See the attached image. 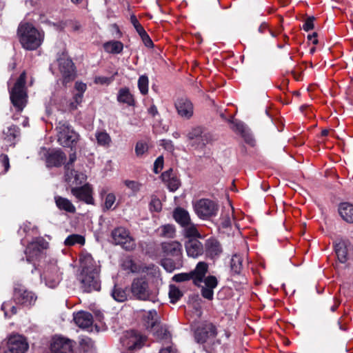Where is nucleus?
I'll return each instance as SVG.
<instances>
[{"label":"nucleus","instance_id":"nucleus-1","mask_svg":"<svg viewBox=\"0 0 353 353\" xmlns=\"http://www.w3.org/2000/svg\"><path fill=\"white\" fill-rule=\"evenodd\" d=\"M208 272V265L203 261L199 262L195 268L188 273L175 274L172 279L176 282H183L192 280L193 283L201 288V293L203 298L212 300L214 289L218 285V281L214 276H206Z\"/></svg>","mask_w":353,"mask_h":353},{"label":"nucleus","instance_id":"nucleus-2","mask_svg":"<svg viewBox=\"0 0 353 353\" xmlns=\"http://www.w3.org/2000/svg\"><path fill=\"white\" fill-rule=\"evenodd\" d=\"M17 34L22 47L28 50H34L42 44L44 40V32L37 28L32 23L21 22Z\"/></svg>","mask_w":353,"mask_h":353},{"label":"nucleus","instance_id":"nucleus-3","mask_svg":"<svg viewBox=\"0 0 353 353\" xmlns=\"http://www.w3.org/2000/svg\"><path fill=\"white\" fill-rule=\"evenodd\" d=\"M26 80V73L23 72L17 79L13 87L9 90L11 103L18 113L23 111L28 103Z\"/></svg>","mask_w":353,"mask_h":353},{"label":"nucleus","instance_id":"nucleus-4","mask_svg":"<svg viewBox=\"0 0 353 353\" xmlns=\"http://www.w3.org/2000/svg\"><path fill=\"white\" fill-rule=\"evenodd\" d=\"M130 292L133 297L140 301H157V292L149 287L148 279L145 276L134 278L131 283Z\"/></svg>","mask_w":353,"mask_h":353},{"label":"nucleus","instance_id":"nucleus-5","mask_svg":"<svg viewBox=\"0 0 353 353\" xmlns=\"http://www.w3.org/2000/svg\"><path fill=\"white\" fill-rule=\"evenodd\" d=\"M56 130L58 142L63 147H72L79 140V134L67 121H59Z\"/></svg>","mask_w":353,"mask_h":353},{"label":"nucleus","instance_id":"nucleus-6","mask_svg":"<svg viewBox=\"0 0 353 353\" xmlns=\"http://www.w3.org/2000/svg\"><path fill=\"white\" fill-rule=\"evenodd\" d=\"M146 339L134 331L127 332L121 339L122 353H135L144 345Z\"/></svg>","mask_w":353,"mask_h":353},{"label":"nucleus","instance_id":"nucleus-7","mask_svg":"<svg viewBox=\"0 0 353 353\" xmlns=\"http://www.w3.org/2000/svg\"><path fill=\"white\" fill-rule=\"evenodd\" d=\"M12 299L16 304L23 307H31L34 305L37 296L28 290L24 285L16 284L14 287Z\"/></svg>","mask_w":353,"mask_h":353},{"label":"nucleus","instance_id":"nucleus-8","mask_svg":"<svg viewBox=\"0 0 353 353\" xmlns=\"http://www.w3.org/2000/svg\"><path fill=\"white\" fill-rule=\"evenodd\" d=\"M194 210L196 214L202 219H208L216 215L218 205L213 201L208 199H201L193 203Z\"/></svg>","mask_w":353,"mask_h":353},{"label":"nucleus","instance_id":"nucleus-9","mask_svg":"<svg viewBox=\"0 0 353 353\" xmlns=\"http://www.w3.org/2000/svg\"><path fill=\"white\" fill-rule=\"evenodd\" d=\"M111 236L116 245H120L127 251H132L136 248L134 239L130 236V232L123 227L114 229Z\"/></svg>","mask_w":353,"mask_h":353},{"label":"nucleus","instance_id":"nucleus-10","mask_svg":"<svg viewBox=\"0 0 353 353\" xmlns=\"http://www.w3.org/2000/svg\"><path fill=\"white\" fill-rule=\"evenodd\" d=\"M216 334V328L212 323L203 322L196 327L194 336L196 343L203 344L214 339Z\"/></svg>","mask_w":353,"mask_h":353},{"label":"nucleus","instance_id":"nucleus-11","mask_svg":"<svg viewBox=\"0 0 353 353\" xmlns=\"http://www.w3.org/2000/svg\"><path fill=\"white\" fill-rule=\"evenodd\" d=\"M41 279L50 288H54L59 285L61 276L59 268L55 262L48 263L45 266L41 274Z\"/></svg>","mask_w":353,"mask_h":353},{"label":"nucleus","instance_id":"nucleus-12","mask_svg":"<svg viewBox=\"0 0 353 353\" xmlns=\"http://www.w3.org/2000/svg\"><path fill=\"white\" fill-rule=\"evenodd\" d=\"M78 279L81 284V288L84 292L99 291L101 288L99 272H80Z\"/></svg>","mask_w":353,"mask_h":353},{"label":"nucleus","instance_id":"nucleus-13","mask_svg":"<svg viewBox=\"0 0 353 353\" xmlns=\"http://www.w3.org/2000/svg\"><path fill=\"white\" fill-rule=\"evenodd\" d=\"M59 69L63 77L64 84L72 81L75 77V69L72 61L69 58L61 57L58 59Z\"/></svg>","mask_w":353,"mask_h":353},{"label":"nucleus","instance_id":"nucleus-14","mask_svg":"<svg viewBox=\"0 0 353 353\" xmlns=\"http://www.w3.org/2000/svg\"><path fill=\"white\" fill-rule=\"evenodd\" d=\"M28 344L25 338L21 335H12L8 339V350L5 353H26Z\"/></svg>","mask_w":353,"mask_h":353},{"label":"nucleus","instance_id":"nucleus-15","mask_svg":"<svg viewBox=\"0 0 353 353\" xmlns=\"http://www.w3.org/2000/svg\"><path fill=\"white\" fill-rule=\"evenodd\" d=\"M163 254L167 256H172L176 260L182 259V245L176 241L163 242L161 244Z\"/></svg>","mask_w":353,"mask_h":353},{"label":"nucleus","instance_id":"nucleus-16","mask_svg":"<svg viewBox=\"0 0 353 353\" xmlns=\"http://www.w3.org/2000/svg\"><path fill=\"white\" fill-rule=\"evenodd\" d=\"M177 113L181 117L189 119L194 114V105L192 101L185 97L178 99L175 102Z\"/></svg>","mask_w":353,"mask_h":353},{"label":"nucleus","instance_id":"nucleus-17","mask_svg":"<svg viewBox=\"0 0 353 353\" xmlns=\"http://www.w3.org/2000/svg\"><path fill=\"white\" fill-rule=\"evenodd\" d=\"M81 272H99L100 267L90 254L82 253L79 258Z\"/></svg>","mask_w":353,"mask_h":353},{"label":"nucleus","instance_id":"nucleus-18","mask_svg":"<svg viewBox=\"0 0 353 353\" xmlns=\"http://www.w3.org/2000/svg\"><path fill=\"white\" fill-rule=\"evenodd\" d=\"M50 353H73L72 342L62 337L54 338L51 343Z\"/></svg>","mask_w":353,"mask_h":353},{"label":"nucleus","instance_id":"nucleus-19","mask_svg":"<svg viewBox=\"0 0 353 353\" xmlns=\"http://www.w3.org/2000/svg\"><path fill=\"white\" fill-rule=\"evenodd\" d=\"M47 245L48 243L43 238H37L29 243L25 251L27 261L31 262L34 257L39 254L41 249L47 248Z\"/></svg>","mask_w":353,"mask_h":353},{"label":"nucleus","instance_id":"nucleus-20","mask_svg":"<svg viewBox=\"0 0 353 353\" xmlns=\"http://www.w3.org/2000/svg\"><path fill=\"white\" fill-rule=\"evenodd\" d=\"M65 159V154L60 149H53L48 152L46 162L48 167H59Z\"/></svg>","mask_w":353,"mask_h":353},{"label":"nucleus","instance_id":"nucleus-21","mask_svg":"<svg viewBox=\"0 0 353 353\" xmlns=\"http://www.w3.org/2000/svg\"><path fill=\"white\" fill-rule=\"evenodd\" d=\"M334 250L339 261L345 263L348 259L350 243L347 240L338 239L334 243Z\"/></svg>","mask_w":353,"mask_h":353},{"label":"nucleus","instance_id":"nucleus-22","mask_svg":"<svg viewBox=\"0 0 353 353\" xmlns=\"http://www.w3.org/2000/svg\"><path fill=\"white\" fill-rule=\"evenodd\" d=\"M72 194L79 200L83 201L88 204H93L92 189L89 185H84L79 188H73L71 190Z\"/></svg>","mask_w":353,"mask_h":353},{"label":"nucleus","instance_id":"nucleus-23","mask_svg":"<svg viewBox=\"0 0 353 353\" xmlns=\"http://www.w3.org/2000/svg\"><path fill=\"white\" fill-rule=\"evenodd\" d=\"M185 250L187 254L192 258H197L203 252L202 243L196 239H189L185 243Z\"/></svg>","mask_w":353,"mask_h":353},{"label":"nucleus","instance_id":"nucleus-24","mask_svg":"<svg viewBox=\"0 0 353 353\" xmlns=\"http://www.w3.org/2000/svg\"><path fill=\"white\" fill-rule=\"evenodd\" d=\"M161 179L170 191L174 192L179 188L180 181L174 174L173 170L172 169L163 172L161 174Z\"/></svg>","mask_w":353,"mask_h":353},{"label":"nucleus","instance_id":"nucleus-25","mask_svg":"<svg viewBox=\"0 0 353 353\" xmlns=\"http://www.w3.org/2000/svg\"><path fill=\"white\" fill-rule=\"evenodd\" d=\"M74 323L81 328L90 327L92 324V316L90 313L81 311L74 316Z\"/></svg>","mask_w":353,"mask_h":353},{"label":"nucleus","instance_id":"nucleus-26","mask_svg":"<svg viewBox=\"0 0 353 353\" xmlns=\"http://www.w3.org/2000/svg\"><path fill=\"white\" fill-rule=\"evenodd\" d=\"M222 252L219 242L214 239H209L205 243V252L208 256L214 259Z\"/></svg>","mask_w":353,"mask_h":353},{"label":"nucleus","instance_id":"nucleus-27","mask_svg":"<svg viewBox=\"0 0 353 353\" xmlns=\"http://www.w3.org/2000/svg\"><path fill=\"white\" fill-rule=\"evenodd\" d=\"M3 134L4 141L7 142L6 146L14 145L15 139L20 135V130L16 125H11L3 130Z\"/></svg>","mask_w":353,"mask_h":353},{"label":"nucleus","instance_id":"nucleus-28","mask_svg":"<svg viewBox=\"0 0 353 353\" xmlns=\"http://www.w3.org/2000/svg\"><path fill=\"white\" fill-rule=\"evenodd\" d=\"M54 201L57 207L60 210H63L69 213H74L76 212L75 206L66 198L60 196H55Z\"/></svg>","mask_w":353,"mask_h":353},{"label":"nucleus","instance_id":"nucleus-29","mask_svg":"<svg viewBox=\"0 0 353 353\" xmlns=\"http://www.w3.org/2000/svg\"><path fill=\"white\" fill-rule=\"evenodd\" d=\"M339 212L342 219L347 223H353V205L343 203L339 205Z\"/></svg>","mask_w":353,"mask_h":353},{"label":"nucleus","instance_id":"nucleus-30","mask_svg":"<svg viewBox=\"0 0 353 353\" xmlns=\"http://www.w3.org/2000/svg\"><path fill=\"white\" fill-rule=\"evenodd\" d=\"M117 101L119 103H125L130 106L134 105V99L128 88H123L119 90Z\"/></svg>","mask_w":353,"mask_h":353},{"label":"nucleus","instance_id":"nucleus-31","mask_svg":"<svg viewBox=\"0 0 353 353\" xmlns=\"http://www.w3.org/2000/svg\"><path fill=\"white\" fill-rule=\"evenodd\" d=\"M173 216L175 221L182 227L190 222L189 213L188 211L181 208H177L174 210Z\"/></svg>","mask_w":353,"mask_h":353},{"label":"nucleus","instance_id":"nucleus-32","mask_svg":"<svg viewBox=\"0 0 353 353\" xmlns=\"http://www.w3.org/2000/svg\"><path fill=\"white\" fill-rule=\"evenodd\" d=\"M95 137L97 144L103 148H108L111 145L112 139L105 130H97L95 132Z\"/></svg>","mask_w":353,"mask_h":353},{"label":"nucleus","instance_id":"nucleus-33","mask_svg":"<svg viewBox=\"0 0 353 353\" xmlns=\"http://www.w3.org/2000/svg\"><path fill=\"white\" fill-rule=\"evenodd\" d=\"M158 235L163 238L172 239L176 235V230L173 225L165 224L160 226L157 230Z\"/></svg>","mask_w":353,"mask_h":353},{"label":"nucleus","instance_id":"nucleus-34","mask_svg":"<svg viewBox=\"0 0 353 353\" xmlns=\"http://www.w3.org/2000/svg\"><path fill=\"white\" fill-rule=\"evenodd\" d=\"M104 50L110 54H119L123 49V45L119 41H110L103 44Z\"/></svg>","mask_w":353,"mask_h":353},{"label":"nucleus","instance_id":"nucleus-35","mask_svg":"<svg viewBox=\"0 0 353 353\" xmlns=\"http://www.w3.org/2000/svg\"><path fill=\"white\" fill-rule=\"evenodd\" d=\"M153 329L154 335L159 340H165L169 342L171 334L165 326L157 325Z\"/></svg>","mask_w":353,"mask_h":353},{"label":"nucleus","instance_id":"nucleus-36","mask_svg":"<svg viewBox=\"0 0 353 353\" xmlns=\"http://www.w3.org/2000/svg\"><path fill=\"white\" fill-rule=\"evenodd\" d=\"M101 196H103V194H105L104 202L102 205L103 211H107L110 209H114L113 205L116 201V196L113 193L106 194V191L105 190H102L100 193Z\"/></svg>","mask_w":353,"mask_h":353},{"label":"nucleus","instance_id":"nucleus-37","mask_svg":"<svg viewBox=\"0 0 353 353\" xmlns=\"http://www.w3.org/2000/svg\"><path fill=\"white\" fill-rule=\"evenodd\" d=\"M231 270L234 274H239L243 269V258L239 254L232 256L230 262Z\"/></svg>","mask_w":353,"mask_h":353},{"label":"nucleus","instance_id":"nucleus-38","mask_svg":"<svg viewBox=\"0 0 353 353\" xmlns=\"http://www.w3.org/2000/svg\"><path fill=\"white\" fill-rule=\"evenodd\" d=\"M18 232L20 235L26 234L34 236L39 234L38 228L36 226L32 225L30 222L28 221L23 223Z\"/></svg>","mask_w":353,"mask_h":353},{"label":"nucleus","instance_id":"nucleus-39","mask_svg":"<svg viewBox=\"0 0 353 353\" xmlns=\"http://www.w3.org/2000/svg\"><path fill=\"white\" fill-rule=\"evenodd\" d=\"M161 264L166 271L172 272L175 269L181 268L183 265V261L182 259L176 260L174 259V261H172V260L167 259L163 260Z\"/></svg>","mask_w":353,"mask_h":353},{"label":"nucleus","instance_id":"nucleus-40","mask_svg":"<svg viewBox=\"0 0 353 353\" xmlns=\"http://www.w3.org/2000/svg\"><path fill=\"white\" fill-rule=\"evenodd\" d=\"M148 328H154L158 322V315L156 310L148 311L144 316Z\"/></svg>","mask_w":353,"mask_h":353},{"label":"nucleus","instance_id":"nucleus-41","mask_svg":"<svg viewBox=\"0 0 353 353\" xmlns=\"http://www.w3.org/2000/svg\"><path fill=\"white\" fill-rule=\"evenodd\" d=\"M183 227L184 228V235L186 237L196 239V237L200 236V234L196 225L192 224L191 222Z\"/></svg>","mask_w":353,"mask_h":353},{"label":"nucleus","instance_id":"nucleus-42","mask_svg":"<svg viewBox=\"0 0 353 353\" xmlns=\"http://www.w3.org/2000/svg\"><path fill=\"white\" fill-rule=\"evenodd\" d=\"M111 295L112 298L118 302H124L128 298L126 291L124 289L117 288V286H114Z\"/></svg>","mask_w":353,"mask_h":353},{"label":"nucleus","instance_id":"nucleus-43","mask_svg":"<svg viewBox=\"0 0 353 353\" xmlns=\"http://www.w3.org/2000/svg\"><path fill=\"white\" fill-rule=\"evenodd\" d=\"M64 243L68 246L74 245L76 243L83 245L85 243V239L79 234H71L65 239Z\"/></svg>","mask_w":353,"mask_h":353},{"label":"nucleus","instance_id":"nucleus-44","mask_svg":"<svg viewBox=\"0 0 353 353\" xmlns=\"http://www.w3.org/2000/svg\"><path fill=\"white\" fill-rule=\"evenodd\" d=\"M149 80L146 75H141L138 79V88L140 92L143 95H145L148 92Z\"/></svg>","mask_w":353,"mask_h":353},{"label":"nucleus","instance_id":"nucleus-45","mask_svg":"<svg viewBox=\"0 0 353 353\" xmlns=\"http://www.w3.org/2000/svg\"><path fill=\"white\" fill-rule=\"evenodd\" d=\"M1 310L4 312L6 317L10 318L12 315L17 314V308L16 306L12 305L10 302H4L1 305Z\"/></svg>","mask_w":353,"mask_h":353},{"label":"nucleus","instance_id":"nucleus-46","mask_svg":"<svg viewBox=\"0 0 353 353\" xmlns=\"http://www.w3.org/2000/svg\"><path fill=\"white\" fill-rule=\"evenodd\" d=\"M182 295V292L178 288L173 285H170L169 297L171 303H174L178 301Z\"/></svg>","mask_w":353,"mask_h":353},{"label":"nucleus","instance_id":"nucleus-47","mask_svg":"<svg viewBox=\"0 0 353 353\" xmlns=\"http://www.w3.org/2000/svg\"><path fill=\"white\" fill-rule=\"evenodd\" d=\"M232 129L236 133L240 134L242 137H245L246 131L248 130L245 124L239 121H233L232 122Z\"/></svg>","mask_w":353,"mask_h":353},{"label":"nucleus","instance_id":"nucleus-48","mask_svg":"<svg viewBox=\"0 0 353 353\" xmlns=\"http://www.w3.org/2000/svg\"><path fill=\"white\" fill-rule=\"evenodd\" d=\"M72 177H74L76 183H82L86 179V176L81 172H78L74 170H69V177H67L68 180H70Z\"/></svg>","mask_w":353,"mask_h":353},{"label":"nucleus","instance_id":"nucleus-49","mask_svg":"<svg viewBox=\"0 0 353 353\" xmlns=\"http://www.w3.org/2000/svg\"><path fill=\"white\" fill-rule=\"evenodd\" d=\"M83 94L81 93H76L73 97V101L70 104L71 110H76L79 104L83 101Z\"/></svg>","mask_w":353,"mask_h":353},{"label":"nucleus","instance_id":"nucleus-50","mask_svg":"<svg viewBox=\"0 0 353 353\" xmlns=\"http://www.w3.org/2000/svg\"><path fill=\"white\" fill-rule=\"evenodd\" d=\"M124 184L130 189L134 194H136L140 190L141 185L137 181L125 180Z\"/></svg>","mask_w":353,"mask_h":353},{"label":"nucleus","instance_id":"nucleus-51","mask_svg":"<svg viewBox=\"0 0 353 353\" xmlns=\"http://www.w3.org/2000/svg\"><path fill=\"white\" fill-rule=\"evenodd\" d=\"M114 81V77H96L94 78V83L97 84L101 85H109Z\"/></svg>","mask_w":353,"mask_h":353},{"label":"nucleus","instance_id":"nucleus-52","mask_svg":"<svg viewBox=\"0 0 353 353\" xmlns=\"http://www.w3.org/2000/svg\"><path fill=\"white\" fill-rule=\"evenodd\" d=\"M148 150V145L145 143L139 141L135 146V152L137 156L143 154Z\"/></svg>","mask_w":353,"mask_h":353},{"label":"nucleus","instance_id":"nucleus-53","mask_svg":"<svg viewBox=\"0 0 353 353\" xmlns=\"http://www.w3.org/2000/svg\"><path fill=\"white\" fill-rule=\"evenodd\" d=\"M202 133H203L202 128L201 127H196V128L192 129V130L188 134V138L190 140H193L194 139H197L199 137H201Z\"/></svg>","mask_w":353,"mask_h":353},{"label":"nucleus","instance_id":"nucleus-54","mask_svg":"<svg viewBox=\"0 0 353 353\" xmlns=\"http://www.w3.org/2000/svg\"><path fill=\"white\" fill-rule=\"evenodd\" d=\"M315 20V18L314 17H307L303 24V29L308 32L314 28V21Z\"/></svg>","mask_w":353,"mask_h":353},{"label":"nucleus","instance_id":"nucleus-55","mask_svg":"<svg viewBox=\"0 0 353 353\" xmlns=\"http://www.w3.org/2000/svg\"><path fill=\"white\" fill-rule=\"evenodd\" d=\"M163 167V157L162 156L159 157L154 161V172L159 173Z\"/></svg>","mask_w":353,"mask_h":353},{"label":"nucleus","instance_id":"nucleus-56","mask_svg":"<svg viewBox=\"0 0 353 353\" xmlns=\"http://www.w3.org/2000/svg\"><path fill=\"white\" fill-rule=\"evenodd\" d=\"M0 161L2 163V165L4 167V172H8L10 168V162L8 155L3 154H1Z\"/></svg>","mask_w":353,"mask_h":353},{"label":"nucleus","instance_id":"nucleus-57","mask_svg":"<svg viewBox=\"0 0 353 353\" xmlns=\"http://www.w3.org/2000/svg\"><path fill=\"white\" fill-rule=\"evenodd\" d=\"M150 208L156 212H159L161 210V203L159 199H154L150 202Z\"/></svg>","mask_w":353,"mask_h":353},{"label":"nucleus","instance_id":"nucleus-58","mask_svg":"<svg viewBox=\"0 0 353 353\" xmlns=\"http://www.w3.org/2000/svg\"><path fill=\"white\" fill-rule=\"evenodd\" d=\"M87 85L85 83L82 82H76L75 83V90H77V93H81L83 94L85 91L86 90Z\"/></svg>","mask_w":353,"mask_h":353},{"label":"nucleus","instance_id":"nucleus-59","mask_svg":"<svg viewBox=\"0 0 353 353\" xmlns=\"http://www.w3.org/2000/svg\"><path fill=\"white\" fill-rule=\"evenodd\" d=\"M141 38L145 46L148 48H152L153 46V42L150 38L149 35L147 34V32L141 35Z\"/></svg>","mask_w":353,"mask_h":353},{"label":"nucleus","instance_id":"nucleus-60","mask_svg":"<svg viewBox=\"0 0 353 353\" xmlns=\"http://www.w3.org/2000/svg\"><path fill=\"white\" fill-rule=\"evenodd\" d=\"M75 160H76L75 153L70 154L69 162L65 166V168L66 169V174H65L66 177H69L70 164H72Z\"/></svg>","mask_w":353,"mask_h":353},{"label":"nucleus","instance_id":"nucleus-61","mask_svg":"<svg viewBox=\"0 0 353 353\" xmlns=\"http://www.w3.org/2000/svg\"><path fill=\"white\" fill-rule=\"evenodd\" d=\"M163 148L170 152H172L174 150V145L172 142L170 140H163Z\"/></svg>","mask_w":353,"mask_h":353},{"label":"nucleus","instance_id":"nucleus-62","mask_svg":"<svg viewBox=\"0 0 353 353\" xmlns=\"http://www.w3.org/2000/svg\"><path fill=\"white\" fill-rule=\"evenodd\" d=\"M159 353H177V350L172 345L165 348H162Z\"/></svg>","mask_w":353,"mask_h":353},{"label":"nucleus","instance_id":"nucleus-63","mask_svg":"<svg viewBox=\"0 0 353 353\" xmlns=\"http://www.w3.org/2000/svg\"><path fill=\"white\" fill-rule=\"evenodd\" d=\"M245 141V142H247L248 144L251 145H254V140L253 139V137H252V135L249 133L248 130L246 131V134H245V137H243Z\"/></svg>","mask_w":353,"mask_h":353},{"label":"nucleus","instance_id":"nucleus-64","mask_svg":"<svg viewBox=\"0 0 353 353\" xmlns=\"http://www.w3.org/2000/svg\"><path fill=\"white\" fill-rule=\"evenodd\" d=\"M316 37H317V34L316 32H314L312 34L307 35L308 41H311L314 45L318 43V39Z\"/></svg>","mask_w":353,"mask_h":353}]
</instances>
